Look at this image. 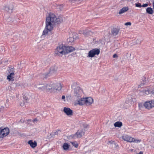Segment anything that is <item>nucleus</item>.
I'll return each instance as SVG.
<instances>
[{
    "mask_svg": "<svg viewBox=\"0 0 154 154\" xmlns=\"http://www.w3.org/2000/svg\"><path fill=\"white\" fill-rule=\"evenodd\" d=\"M62 21V20L59 18H57L54 14L51 13L49 14L46 18L45 27L43 32L42 37H44L48 34H50L55 23H61Z\"/></svg>",
    "mask_w": 154,
    "mask_h": 154,
    "instance_id": "nucleus-1",
    "label": "nucleus"
},
{
    "mask_svg": "<svg viewBox=\"0 0 154 154\" xmlns=\"http://www.w3.org/2000/svg\"><path fill=\"white\" fill-rule=\"evenodd\" d=\"M65 46H63V45H60L56 49L55 53L56 54L58 55H65Z\"/></svg>",
    "mask_w": 154,
    "mask_h": 154,
    "instance_id": "nucleus-2",
    "label": "nucleus"
},
{
    "mask_svg": "<svg viewBox=\"0 0 154 154\" xmlns=\"http://www.w3.org/2000/svg\"><path fill=\"white\" fill-rule=\"evenodd\" d=\"M82 94V90L80 87H77L74 89L73 96L75 98L79 99Z\"/></svg>",
    "mask_w": 154,
    "mask_h": 154,
    "instance_id": "nucleus-3",
    "label": "nucleus"
},
{
    "mask_svg": "<svg viewBox=\"0 0 154 154\" xmlns=\"http://www.w3.org/2000/svg\"><path fill=\"white\" fill-rule=\"evenodd\" d=\"M100 53V50L97 48H94L90 51L88 53V57H93L95 55H98Z\"/></svg>",
    "mask_w": 154,
    "mask_h": 154,
    "instance_id": "nucleus-4",
    "label": "nucleus"
},
{
    "mask_svg": "<svg viewBox=\"0 0 154 154\" xmlns=\"http://www.w3.org/2000/svg\"><path fill=\"white\" fill-rule=\"evenodd\" d=\"M9 133V130L8 128H0V138H3L7 136Z\"/></svg>",
    "mask_w": 154,
    "mask_h": 154,
    "instance_id": "nucleus-5",
    "label": "nucleus"
},
{
    "mask_svg": "<svg viewBox=\"0 0 154 154\" xmlns=\"http://www.w3.org/2000/svg\"><path fill=\"white\" fill-rule=\"evenodd\" d=\"M144 106L146 108L148 109H150L154 107V100L147 101L144 103Z\"/></svg>",
    "mask_w": 154,
    "mask_h": 154,
    "instance_id": "nucleus-6",
    "label": "nucleus"
},
{
    "mask_svg": "<svg viewBox=\"0 0 154 154\" xmlns=\"http://www.w3.org/2000/svg\"><path fill=\"white\" fill-rule=\"evenodd\" d=\"M57 67L56 66H54V67H51L48 73L45 75H44L43 77L46 78L48 76H50L54 74L57 71Z\"/></svg>",
    "mask_w": 154,
    "mask_h": 154,
    "instance_id": "nucleus-7",
    "label": "nucleus"
},
{
    "mask_svg": "<svg viewBox=\"0 0 154 154\" xmlns=\"http://www.w3.org/2000/svg\"><path fill=\"white\" fill-rule=\"evenodd\" d=\"M84 132L83 131L78 130L75 134L71 135L70 137L74 139L76 138H80L84 134Z\"/></svg>",
    "mask_w": 154,
    "mask_h": 154,
    "instance_id": "nucleus-8",
    "label": "nucleus"
},
{
    "mask_svg": "<svg viewBox=\"0 0 154 154\" xmlns=\"http://www.w3.org/2000/svg\"><path fill=\"white\" fill-rule=\"evenodd\" d=\"M54 84H50L45 85L46 91L50 92H55V88Z\"/></svg>",
    "mask_w": 154,
    "mask_h": 154,
    "instance_id": "nucleus-9",
    "label": "nucleus"
},
{
    "mask_svg": "<svg viewBox=\"0 0 154 154\" xmlns=\"http://www.w3.org/2000/svg\"><path fill=\"white\" fill-rule=\"evenodd\" d=\"M13 9V5L11 4L6 5L4 7L5 11L9 13H12Z\"/></svg>",
    "mask_w": 154,
    "mask_h": 154,
    "instance_id": "nucleus-10",
    "label": "nucleus"
},
{
    "mask_svg": "<svg viewBox=\"0 0 154 154\" xmlns=\"http://www.w3.org/2000/svg\"><path fill=\"white\" fill-rule=\"evenodd\" d=\"M122 139L125 141L129 142H133V138L127 134H125L122 136Z\"/></svg>",
    "mask_w": 154,
    "mask_h": 154,
    "instance_id": "nucleus-11",
    "label": "nucleus"
},
{
    "mask_svg": "<svg viewBox=\"0 0 154 154\" xmlns=\"http://www.w3.org/2000/svg\"><path fill=\"white\" fill-rule=\"evenodd\" d=\"M63 111L67 116H70L72 115V111L69 108L64 107Z\"/></svg>",
    "mask_w": 154,
    "mask_h": 154,
    "instance_id": "nucleus-12",
    "label": "nucleus"
},
{
    "mask_svg": "<svg viewBox=\"0 0 154 154\" xmlns=\"http://www.w3.org/2000/svg\"><path fill=\"white\" fill-rule=\"evenodd\" d=\"M75 50V48L72 46H66L65 51L66 54L71 52Z\"/></svg>",
    "mask_w": 154,
    "mask_h": 154,
    "instance_id": "nucleus-13",
    "label": "nucleus"
},
{
    "mask_svg": "<svg viewBox=\"0 0 154 154\" xmlns=\"http://www.w3.org/2000/svg\"><path fill=\"white\" fill-rule=\"evenodd\" d=\"M54 88H55V92L61 90L62 88L61 84L60 83H57L54 85Z\"/></svg>",
    "mask_w": 154,
    "mask_h": 154,
    "instance_id": "nucleus-14",
    "label": "nucleus"
},
{
    "mask_svg": "<svg viewBox=\"0 0 154 154\" xmlns=\"http://www.w3.org/2000/svg\"><path fill=\"white\" fill-rule=\"evenodd\" d=\"M36 88L40 90L46 91L45 85L42 84H37L36 85Z\"/></svg>",
    "mask_w": 154,
    "mask_h": 154,
    "instance_id": "nucleus-15",
    "label": "nucleus"
},
{
    "mask_svg": "<svg viewBox=\"0 0 154 154\" xmlns=\"http://www.w3.org/2000/svg\"><path fill=\"white\" fill-rule=\"evenodd\" d=\"M85 98V104L87 105H90L92 104L93 102V100L91 97H88Z\"/></svg>",
    "mask_w": 154,
    "mask_h": 154,
    "instance_id": "nucleus-16",
    "label": "nucleus"
},
{
    "mask_svg": "<svg viewBox=\"0 0 154 154\" xmlns=\"http://www.w3.org/2000/svg\"><path fill=\"white\" fill-rule=\"evenodd\" d=\"M119 29L116 28H113L111 30L112 35L114 36L117 35L119 32Z\"/></svg>",
    "mask_w": 154,
    "mask_h": 154,
    "instance_id": "nucleus-17",
    "label": "nucleus"
},
{
    "mask_svg": "<svg viewBox=\"0 0 154 154\" xmlns=\"http://www.w3.org/2000/svg\"><path fill=\"white\" fill-rule=\"evenodd\" d=\"M78 103L80 105H82L85 104V98H81L80 99L78 100Z\"/></svg>",
    "mask_w": 154,
    "mask_h": 154,
    "instance_id": "nucleus-18",
    "label": "nucleus"
},
{
    "mask_svg": "<svg viewBox=\"0 0 154 154\" xmlns=\"http://www.w3.org/2000/svg\"><path fill=\"white\" fill-rule=\"evenodd\" d=\"M28 143L30 145V146L32 148H34L37 146L36 142L35 141L33 142L32 140L29 141L28 142Z\"/></svg>",
    "mask_w": 154,
    "mask_h": 154,
    "instance_id": "nucleus-19",
    "label": "nucleus"
},
{
    "mask_svg": "<svg viewBox=\"0 0 154 154\" xmlns=\"http://www.w3.org/2000/svg\"><path fill=\"white\" fill-rule=\"evenodd\" d=\"M91 32H89L88 30H86L85 31H79V33L80 34H82L86 36H88V35H90Z\"/></svg>",
    "mask_w": 154,
    "mask_h": 154,
    "instance_id": "nucleus-20",
    "label": "nucleus"
},
{
    "mask_svg": "<svg viewBox=\"0 0 154 154\" xmlns=\"http://www.w3.org/2000/svg\"><path fill=\"white\" fill-rule=\"evenodd\" d=\"M128 10V7H124L120 10L119 14H122L127 11Z\"/></svg>",
    "mask_w": 154,
    "mask_h": 154,
    "instance_id": "nucleus-21",
    "label": "nucleus"
},
{
    "mask_svg": "<svg viewBox=\"0 0 154 154\" xmlns=\"http://www.w3.org/2000/svg\"><path fill=\"white\" fill-rule=\"evenodd\" d=\"M14 75V72H11L7 76V79L9 81H11L13 80Z\"/></svg>",
    "mask_w": 154,
    "mask_h": 154,
    "instance_id": "nucleus-22",
    "label": "nucleus"
},
{
    "mask_svg": "<svg viewBox=\"0 0 154 154\" xmlns=\"http://www.w3.org/2000/svg\"><path fill=\"white\" fill-rule=\"evenodd\" d=\"M122 125V123L120 122H117L114 124V126L115 127H121Z\"/></svg>",
    "mask_w": 154,
    "mask_h": 154,
    "instance_id": "nucleus-23",
    "label": "nucleus"
},
{
    "mask_svg": "<svg viewBox=\"0 0 154 154\" xmlns=\"http://www.w3.org/2000/svg\"><path fill=\"white\" fill-rule=\"evenodd\" d=\"M25 99H24V100L23 102V103H20V105L22 106H26L27 103V98L26 97H25Z\"/></svg>",
    "mask_w": 154,
    "mask_h": 154,
    "instance_id": "nucleus-24",
    "label": "nucleus"
},
{
    "mask_svg": "<svg viewBox=\"0 0 154 154\" xmlns=\"http://www.w3.org/2000/svg\"><path fill=\"white\" fill-rule=\"evenodd\" d=\"M146 11L149 14H152L153 13V10L152 8L149 7L146 8Z\"/></svg>",
    "mask_w": 154,
    "mask_h": 154,
    "instance_id": "nucleus-25",
    "label": "nucleus"
},
{
    "mask_svg": "<svg viewBox=\"0 0 154 154\" xmlns=\"http://www.w3.org/2000/svg\"><path fill=\"white\" fill-rule=\"evenodd\" d=\"M69 146L67 143H65L63 146V148L64 150H67L69 148Z\"/></svg>",
    "mask_w": 154,
    "mask_h": 154,
    "instance_id": "nucleus-26",
    "label": "nucleus"
},
{
    "mask_svg": "<svg viewBox=\"0 0 154 154\" xmlns=\"http://www.w3.org/2000/svg\"><path fill=\"white\" fill-rule=\"evenodd\" d=\"M76 38H75L74 37H71L68 39V40L69 41L71 42H73L75 40Z\"/></svg>",
    "mask_w": 154,
    "mask_h": 154,
    "instance_id": "nucleus-27",
    "label": "nucleus"
},
{
    "mask_svg": "<svg viewBox=\"0 0 154 154\" xmlns=\"http://www.w3.org/2000/svg\"><path fill=\"white\" fill-rule=\"evenodd\" d=\"M141 140L140 139H135L134 138H133V142L135 143H139L140 142Z\"/></svg>",
    "mask_w": 154,
    "mask_h": 154,
    "instance_id": "nucleus-28",
    "label": "nucleus"
},
{
    "mask_svg": "<svg viewBox=\"0 0 154 154\" xmlns=\"http://www.w3.org/2000/svg\"><path fill=\"white\" fill-rule=\"evenodd\" d=\"M72 145L75 146V147H77L78 146V145L77 143L76 142H72Z\"/></svg>",
    "mask_w": 154,
    "mask_h": 154,
    "instance_id": "nucleus-29",
    "label": "nucleus"
},
{
    "mask_svg": "<svg viewBox=\"0 0 154 154\" xmlns=\"http://www.w3.org/2000/svg\"><path fill=\"white\" fill-rule=\"evenodd\" d=\"M136 6L137 7H141L142 6L141 5V4L140 3H137L135 4Z\"/></svg>",
    "mask_w": 154,
    "mask_h": 154,
    "instance_id": "nucleus-30",
    "label": "nucleus"
},
{
    "mask_svg": "<svg viewBox=\"0 0 154 154\" xmlns=\"http://www.w3.org/2000/svg\"><path fill=\"white\" fill-rule=\"evenodd\" d=\"M57 7H58L61 10L63 8V6L62 5H58L57 6Z\"/></svg>",
    "mask_w": 154,
    "mask_h": 154,
    "instance_id": "nucleus-31",
    "label": "nucleus"
},
{
    "mask_svg": "<svg viewBox=\"0 0 154 154\" xmlns=\"http://www.w3.org/2000/svg\"><path fill=\"white\" fill-rule=\"evenodd\" d=\"M125 25L126 26H128V25L130 26L131 25V22H127V23H125Z\"/></svg>",
    "mask_w": 154,
    "mask_h": 154,
    "instance_id": "nucleus-32",
    "label": "nucleus"
},
{
    "mask_svg": "<svg viewBox=\"0 0 154 154\" xmlns=\"http://www.w3.org/2000/svg\"><path fill=\"white\" fill-rule=\"evenodd\" d=\"M148 5V4H143L142 6V7H145L147 6Z\"/></svg>",
    "mask_w": 154,
    "mask_h": 154,
    "instance_id": "nucleus-33",
    "label": "nucleus"
},
{
    "mask_svg": "<svg viewBox=\"0 0 154 154\" xmlns=\"http://www.w3.org/2000/svg\"><path fill=\"white\" fill-rule=\"evenodd\" d=\"M118 57V55L116 54H115L113 55V58L117 57Z\"/></svg>",
    "mask_w": 154,
    "mask_h": 154,
    "instance_id": "nucleus-34",
    "label": "nucleus"
},
{
    "mask_svg": "<svg viewBox=\"0 0 154 154\" xmlns=\"http://www.w3.org/2000/svg\"><path fill=\"white\" fill-rule=\"evenodd\" d=\"M62 99L64 101H65V96H62Z\"/></svg>",
    "mask_w": 154,
    "mask_h": 154,
    "instance_id": "nucleus-35",
    "label": "nucleus"
},
{
    "mask_svg": "<svg viewBox=\"0 0 154 154\" xmlns=\"http://www.w3.org/2000/svg\"><path fill=\"white\" fill-rule=\"evenodd\" d=\"M149 93V91H145V94H148Z\"/></svg>",
    "mask_w": 154,
    "mask_h": 154,
    "instance_id": "nucleus-36",
    "label": "nucleus"
},
{
    "mask_svg": "<svg viewBox=\"0 0 154 154\" xmlns=\"http://www.w3.org/2000/svg\"><path fill=\"white\" fill-rule=\"evenodd\" d=\"M137 154H143V152L142 151H140L139 153Z\"/></svg>",
    "mask_w": 154,
    "mask_h": 154,
    "instance_id": "nucleus-37",
    "label": "nucleus"
},
{
    "mask_svg": "<svg viewBox=\"0 0 154 154\" xmlns=\"http://www.w3.org/2000/svg\"><path fill=\"white\" fill-rule=\"evenodd\" d=\"M37 119H34L33 120V122H35V121H37Z\"/></svg>",
    "mask_w": 154,
    "mask_h": 154,
    "instance_id": "nucleus-38",
    "label": "nucleus"
},
{
    "mask_svg": "<svg viewBox=\"0 0 154 154\" xmlns=\"http://www.w3.org/2000/svg\"><path fill=\"white\" fill-rule=\"evenodd\" d=\"M153 94H154V92H153Z\"/></svg>",
    "mask_w": 154,
    "mask_h": 154,
    "instance_id": "nucleus-39",
    "label": "nucleus"
}]
</instances>
